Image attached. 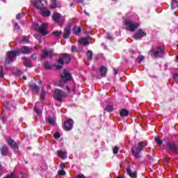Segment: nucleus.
<instances>
[{
  "label": "nucleus",
  "instance_id": "1",
  "mask_svg": "<svg viewBox=\"0 0 178 178\" xmlns=\"http://www.w3.org/2000/svg\"><path fill=\"white\" fill-rule=\"evenodd\" d=\"M147 147V142H140L138 143L137 146H134L131 149V154L134 158L136 159H138L140 158L143 157V155H141V151Z\"/></svg>",
  "mask_w": 178,
  "mask_h": 178
},
{
  "label": "nucleus",
  "instance_id": "2",
  "mask_svg": "<svg viewBox=\"0 0 178 178\" xmlns=\"http://www.w3.org/2000/svg\"><path fill=\"white\" fill-rule=\"evenodd\" d=\"M72 58L70 56L67 54H65L62 55V57L60 58L57 62L58 64H56V69L57 70H59L60 69H62L63 67V63H69L70 62Z\"/></svg>",
  "mask_w": 178,
  "mask_h": 178
},
{
  "label": "nucleus",
  "instance_id": "3",
  "mask_svg": "<svg viewBox=\"0 0 178 178\" xmlns=\"http://www.w3.org/2000/svg\"><path fill=\"white\" fill-rule=\"evenodd\" d=\"M20 55V51H9L6 53V56L5 59V63H8V65L10 63H12L15 59L17 56H19Z\"/></svg>",
  "mask_w": 178,
  "mask_h": 178
},
{
  "label": "nucleus",
  "instance_id": "4",
  "mask_svg": "<svg viewBox=\"0 0 178 178\" xmlns=\"http://www.w3.org/2000/svg\"><path fill=\"white\" fill-rule=\"evenodd\" d=\"M124 24L127 27V31H131V33H133V31H136V30L140 27V24L134 22L130 19H126L124 21Z\"/></svg>",
  "mask_w": 178,
  "mask_h": 178
},
{
  "label": "nucleus",
  "instance_id": "5",
  "mask_svg": "<svg viewBox=\"0 0 178 178\" xmlns=\"http://www.w3.org/2000/svg\"><path fill=\"white\" fill-rule=\"evenodd\" d=\"M149 54L152 58H161V56L163 55V48H162L161 46L157 48V50L152 48L149 50Z\"/></svg>",
  "mask_w": 178,
  "mask_h": 178
},
{
  "label": "nucleus",
  "instance_id": "6",
  "mask_svg": "<svg viewBox=\"0 0 178 178\" xmlns=\"http://www.w3.org/2000/svg\"><path fill=\"white\" fill-rule=\"evenodd\" d=\"M72 79V74L69 73L67 71H64L63 74H61V81H60V84L58 86H62L67 83L69 80Z\"/></svg>",
  "mask_w": 178,
  "mask_h": 178
},
{
  "label": "nucleus",
  "instance_id": "7",
  "mask_svg": "<svg viewBox=\"0 0 178 178\" xmlns=\"http://www.w3.org/2000/svg\"><path fill=\"white\" fill-rule=\"evenodd\" d=\"M64 97H66V93L60 89H55L54 90V98L59 102H62Z\"/></svg>",
  "mask_w": 178,
  "mask_h": 178
},
{
  "label": "nucleus",
  "instance_id": "8",
  "mask_svg": "<svg viewBox=\"0 0 178 178\" xmlns=\"http://www.w3.org/2000/svg\"><path fill=\"white\" fill-rule=\"evenodd\" d=\"M31 2L32 5H33V6L36 8V9H39L40 10H41V9L44 8V4L42 3L43 2L42 0H31ZM44 2L47 3L48 1L44 0Z\"/></svg>",
  "mask_w": 178,
  "mask_h": 178
},
{
  "label": "nucleus",
  "instance_id": "9",
  "mask_svg": "<svg viewBox=\"0 0 178 178\" xmlns=\"http://www.w3.org/2000/svg\"><path fill=\"white\" fill-rule=\"evenodd\" d=\"M35 30H37L39 33H40V34H42V35H47V27L48 26V24H42L41 26L38 29V27L37 26V24H33Z\"/></svg>",
  "mask_w": 178,
  "mask_h": 178
},
{
  "label": "nucleus",
  "instance_id": "10",
  "mask_svg": "<svg viewBox=\"0 0 178 178\" xmlns=\"http://www.w3.org/2000/svg\"><path fill=\"white\" fill-rule=\"evenodd\" d=\"M147 36V32L143 29H140L138 30L135 35H134V40H140V38H143V37Z\"/></svg>",
  "mask_w": 178,
  "mask_h": 178
},
{
  "label": "nucleus",
  "instance_id": "11",
  "mask_svg": "<svg viewBox=\"0 0 178 178\" xmlns=\"http://www.w3.org/2000/svg\"><path fill=\"white\" fill-rule=\"evenodd\" d=\"M7 144L10 145V147L13 149L14 152L15 154H17L19 152V147L17 146V143L13 139H10L7 140Z\"/></svg>",
  "mask_w": 178,
  "mask_h": 178
},
{
  "label": "nucleus",
  "instance_id": "12",
  "mask_svg": "<svg viewBox=\"0 0 178 178\" xmlns=\"http://www.w3.org/2000/svg\"><path fill=\"white\" fill-rule=\"evenodd\" d=\"M52 58L54 56V51L52 50H48L47 48H44L42 51V54L41 56L42 59H46V58Z\"/></svg>",
  "mask_w": 178,
  "mask_h": 178
},
{
  "label": "nucleus",
  "instance_id": "13",
  "mask_svg": "<svg viewBox=\"0 0 178 178\" xmlns=\"http://www.w3.org/2000/svg\"><path fill=\"white\" fill-rule=\"evenodd\" d=\"M167 147H168L169 149L172 151L174 154H178V147L175 143L168 142Z\"/></svg>",
  "mask_w": 178,
  "mask_h": 178
},
{
  "label": "nucleus",
  "instance_id": "14",
  "mask_svg": "<svg viewBox=\"0 0 178 178\" xmlns=\"http://www.w3.org/2000/svg\"><path fill=\"white\" fill-rule=\"evenodd\" d=\"M73 120L72 119L67 120L64 123V129L66 131H70L73 129Z\"/></svg>",
  "mask_w": 178,
  "mask_h": 178
},
{
  "label": "nucleus",
  "instance_id": "15",
  "mask_svg": "<svg viewBox=\"0 0 178 178\" xmlns=\"http://www.w3.org/2000/svg\"><path fill=\"white\" fill-rule=\"evenodd\" d=\"M52 19L56 23H58L59 26H62L63 23L60 22V14L59 13H54Z\"/></svg>",
  "mask_w": 178,
  "mask_h": 178
},
{
  "label": "nucleus",
  "instance_id": "16",
  "mask_svg": "<svg viewBox=\"0 0 178 178\" xmlns=\"http://www.w3.org/2000/svg\"><path fill=\"white\" fill-rule=\"evenodd\" d=\"M40 15L43 17H48L51 16V11L48 8L43 7V8L40 9Z\"/></svg>",
  "mask_w": 178,
  "mask_h": 178
},
{
  "label": "nucleus",
  "instance_id": "17",
  "mask_svg": "<svg viewBox=\"0 0 178 178\" xmlns=\"http://www.w3.org/2000/svg\"><path fill=\"white\" fill-rule=\"evenodd\" d=\"M32 51L33 49H30L29 47H22L19 49V52H21L24 55L31 54Z\"/></svg>",
  "mask_w": 178,
  "mask_h": 178
},
{
  "label": "nucleus",
  "instance_id": "18",
  "mask_svg": "<svg viewBox=\"0 0 178 178\" xmlns=\"http://www.w3.org/2000/svg\"><path fill=\"white\" fill-rule=\"evenodd\" d=\"M57 154L59 158H61V159H66V158H67V152L58 150L57 151Z\"/></svg>",
  "mask_w": 178,
  "mask_h": 178
},
{
  "label": "nucleus",
  "instance_id": "19",
  "mask_svg": "<svg viewBox=\"0 0 178 178\" xmlns=\"http://www.w3.org/2000/svg\"><path fill=\"white\" fill-rule=\"evenodd\" d=\"M70 30H71L70 25H67L64 30V35H63L64 38H69V35H70Z\"/></svg>",
  "mask_w": 178,
  "mask_h": 178
},
{
  "label": "nucleus",
  "instance_id": "20",
  "mask_svg": "<svg viewBox=\"0 0 178 178\" xmlns=\"http://www.w3.org/2000/svg\"><path fill=\"white\" fill-rule=\"evenodd\" d=\"M127 173L132 178H137V171H131L130 168H127Z\"/></svg>",
  "mask_w": 178,
  "mask_h": 178
},
{
  "label": "nucleus",
  "instance_id": "21",
  "mask_svg": "<svg viewBox=\"0 0 178 178\" xmlns=\"http://www.w3.org/2000/svg\"><path fill=\"white\" fill-rule=\"evenodd\" d=\"M79 44H81V45H89L90 44V42H88V38H81L79 39Z\"/></svg>",
  "mask_w": 178,
  "mask_h": 178
},
{
  "label": "nucleus",
  "instance_id": "22",
  "mask_svg": "<svg viewBox=\"0 0 178 178\" xmlns=\"http://www.w3.org/2000/svg\"><path fill=\"white\" fill-rule=\"evenodd\" d=\"M50 8L51 9L59 8V1L58 0H51Z\"/></svg>",
  "mask_w": 178,
  "mask_h": 178
},
{
  "label": "nucleus",
  "instance_id": "23",
  "mask_svg": "<svg viewBox=\"0 0 178 178\" xmlns=\"http://www.w3.org/2000/svg\"><path fill=\"white\" fill-rule=\"evenodd\" d=\"M1 154L4 156H6V155H8V147H6V145H3L2 146L1 149Z\"/></svg>",
  "mask_w": 178,
  "mask_h": 178
},
{
  "label": "nucleus",
  "instance_id": "24",
  "mask_svg": "<svg viewBox=\"0 0 178 178\" xmlns=\"http://www.w3.org/2000/svg\"><path fill=\"white\" fill-rule=\"evenodd\" d=\"M108 72V69L105 66H102L100 68V76L102 77H104V76L106 74V72Z\"/></svg>",
  "mask_w": 178,
  "mask_h": 178
},
{
  "label": "nucleus",
  "instance_id": "25",
  "mask_svg": "<svg viewBox=\"0 0 178 178\" xmlns=\"http://www.w3.org/2000/svg\"><path fill=\"white\" fill-rule=\"evenodd\" d=\"M24 65L26 66V67H31L33 66L31 61L27 58H24Z\"/></svg>",
  "mask_w": 178,
  "mask_h": 178
},
{
  "label": "nucleus",
  "instance_id": "26",
  "mask_svg": "<svg viewBox=\"0 0 178 178\" xmlns=\"http://www.w3.org/2000/svg\"><path fill=\"white\" fill-rule=\"evenodd\" d=\"M120 115L122 118H124V116H129V111L124 108H122L120 112Z\"/></svg>",
  "mask_w": 178,
  "mask_h": 178
},
{
  "label": "nucleus",
  "instance_id": "27",
  "mask_svg": "<svg viewBox=\"0 0 178 178\" xmlns=\"http://www.w3.org/2000/svg\"><path fill=\"white\" fill-rule=\"evenodd\" d=\"M53 35H54V37L56 38H59L60 36L62 35V31H55L54 32H52Z\"/></svg>",
  "mask_w": 178,
  "mask_h": 178
},
{
  "label": "nucleus",
  "instance_id": "28",
  "mask_svg": "<svg viewBox=\"0 0 178 178\" xmlns=\"http://www.w3.org/2000/svg\"><path fill=\"white\" fill-rule=\"evenodd\" d=\"M86 58L88 60H92V51L89 50L86 53Z\"/></svg>",
  "mask_w": 178,
  "mask_h": 178
},
{
  "label": "nucleus",
  "instance_id": "29",
  "mask_svg": "<svg viewBox=\"0 0 178 178\" xmlns=\"http://www.w3.org/2000/svg\"><path fill=\"white\" fill-rule=\"evenodd\" d=\"M30 87L31 88V90H33V91H36V92H38L39 90H40V87H38V86L33 83L30 85Z\"/></svg>",
  "mask_w": 178,
  "mask_h": 178
},
{
  "label": "nucleus",
  "instance_id": "30",
  "mask_svg": "<svg viewBox=\"0 0 178 178\" xmlns=\"http://www.w3.org/2000/svg\"><path fill=\"white\" fill-rule=\"evenodd\" d=\"M104 110L106 111V112H113V106L107 105L105 108H104Z\"/></svg>",
  "mask_w": 178,
  "mask_h": 178
},
{
  "label": "nucleus",
  "instance_id": "31",
  "mask_svg": "<svg viewBox=\"0 0 178 178\" xmlns=\"http://www.w3.org/2000/svg\"><path fill=\"white\" fill-rule=\"evenodd\" d=\"M73 30L75 35H79L81 33V28L80 27H74Z\"/></svg>",
  "mask_w": 178,
  "mask_h": 178
},
{
  "label": "nucleus",
  "instance_id": "32",
  "mask_svg": "<svg viewBox=\"0 0 178 178\" xmlns=\"http://www.w3.org/2000/svg\"><path fill=\"white\" fill-rule=\"evenodd\" d=\"M29 38L28 36H24L22 40L20 41L21 44H27L29 43Z\"/></svg>",
  "mask_w": 178,
  "mask_h": 178
},
{
  "label": "nucleus",
  "instance_id": "33",
  "mask_svg": "<svg viewBox=\"0 0 178 178\" xmlns=\"http://www.w3.org/2000/svg\"><path fill=\"white\" fill-rule=\"evenodd\" d=\"M156 143L158 144V145H162V144H163V142L162 141V140H161V138L156 136L154 138Z\"/></svg>",
  "mask_w": 178,
  "mask_h": 178
},
{
  "label": "nucleus",
  "instance_id": "34",
  "mask_svg": "<svg viewBox=\"0 0 178 178\" xmlns=\"http://www.w3.org/2000/svg\"><path fill=\"white\" fill-rule=\"evenodd\" d=\"M34 110H35V113H37V115H40L42 113V111L41 109H40L39 108H37V105L35 106Z\"/></svg>",
  "mask_w": 178,
  "mask_h": 178
},
{
  "label": "nucleus",
  "instance_id": "35",
  "mask_svg": "<svg viewBox=\"0 0 178 178\" xmlns=\"http://www.w3.org/2000/svg\"><path fill=\"white\" fill-rule=\"evenodd\" d=\"M47 122H48V123H49V124H55V120L51 117H49L47 119Z\"/></svg>",
  "mask_w": 178,
  "mask_h": 178
},
{
  "label": "nucleus",
  "instance_id": "36",
  "mask_svg": "<svg viewBox=\"0 0 178 178\" xmlns=\"http://www.w3.org/2000/svg\"><path fill=\"white\" fill-rule=\"evenodd\" d=\"M44 65L45 69H51L52 68V65H51V64H49V63H48V61H45Z\"/></svg>",
  "mask_w": 178,
  "mask_h": 178
},
{
  "label": "nucleus",
  "instance_id": "37",
  "mask_svg": "<svg viewBox=\"0 0 178 178\" xmlns=\"http://www.w3.org/2000/svg\"><path fill=\"white\" fill-rule=\"evenodd\" d=\"M171 3H172V6H171L172 9H176V8H177V1H171Z\"/></svg>",
  "mask_w": 178,
  "mask_h": 178
},
{
  "label": "nucleus",
  "instance_id": "38",
  "mask_svg": "<svg viewBox=\"0 0 178 178\" xmlns=\"http://www.w3.org/2000/svg\"><path fill=\"white\" fill-rule=\"evenodd\" d=\"M143 59H145V57L143 55H140L137 58L138 63H141Z\"/></svg>",
  "mask_w": 178,
  "mask_h": 178
},
{
  "label": "nucleus",
  "instance_id": "39",
  "mask_svg": "<svg viewBox=\"0 0 178 178\" xmlns=\"http://www.w3.org/2000/svg\"><path fill=\"white\" fill-rule=\"evenodd\" d=\"M172 79L176 81V83H178V73H175L172 75Z\"/></svg>",
  "mask_w": 178,
  "mask_h": 178
},
{
  "label": "nucleus",
  "instance_id": "40",
  "mask_svg": "<svg viewBox=\"0 0 178 178\" xmlns=\"http://www.w3.org/2000/svg\"><path fill=\"white\" fill-rule=\"evenodd\" d=\"M58 175H60V176H65V175H66V171L60 170V171L58 172Z\"/></svg>",
  "mask_w": 178,
  "mask_h": 178
},
{
  "label": "nucleus",
  "instance_id": "41",
  "mask_svg": "<svg viewBox=\"0 0 178 178\" xmlns=\"http://www.w3.org/2000/svg\"><path fill=\"white\" fill-rule=\"evenodd\" d=\"M3 67L1 66L0 68V78L3 79Z\"/></svg>",
  "mask_w": 178,
  "mask_h": 178
},
{
  "label": "nucleus",
  "instance_id": "42",
  "mask_svg": "<svg viewBox=\"0 0 178 178\" xmlns=\"http://www.w3.org/2000/svg\"><path fill=\"white\" fill-rule=\"evenodd\" d=\"M44 98H45V91L42 90L41 93H40V99H44Z\"/></svg>",
  "mask_w": 178,
  "mask_h": 178
},
{
  "label": "nucleus",
  "instance_id": "43",
  "mask_svg": "<svg viewBox=\"0 0 178 178\" xmlns=\"http://www.w3.org/2000/svg\"><path fill=\"white\" fill-rule=\"evenodd\" d=\"M113 152V154H118V152H119V147H118V146H115Z\"/></svg>",
  "mask_w": 178,
  "mask_h": 178
},
{
  "label": "nucleus",
  "instance_id": "44",
  "mask_svg": "<svg viewBox=\"0 0 178 178\" xmlns=\"http://www.w3.org/2000/svg\"><path fill=\"white\" fill-rule=\"evenodd\" d=\"M22 17H23V14H22V13H19V14L17 15V16H16L17 20H20Z\"/></svg>",
  "mask_w": 178,
  "mask_h": 178
},
{
  "label": "nucleus",
  "instance_id": "45",
  "mask_svg": "<svg viewBox=\"0 0 178 178\" xmlns=\"http://www.w3.org/2000/svg\"><path fill=\"white\" fill-rule=\"evenodd\" d=\"M18 178H27V175L26 174H19Z\"/></svg>",
  "mask_w": 178,
  "mask_h": 178
},
{
  "label": "nucleus",
  "instance_id": "46",
  "mask_svg": "<svg viewBox=\"0 0 178 178\" xmlns=\"http://www.w3.org/2000/svg\"><path fill=\"white\" fill-rule=\"evenodd\" d=\"M19 29H20V26H19V24L15 22V30H19Z\"/></svg>",
  "mask_w": 178,
  "mask_h": 178
},
{
  "label": "nucleus",
  "instance_id": "47",
  "mask_svg": "<svg viewBox=\"0 0 178 178\" xmlns=\"http://www.w3.org/2000/svg\"><path fill=\"white\" fill-rule=\"evenodd\" d=\"M54 138H60V134L58 132L54 134Z\"/></svg>",
  "mask_w": 178,
  "mask_h": 178
},
{
  "label": "nucleus",
  "instance_id": "48",
  "mask_svg": "<svg viewBox=\"0 0 178 178\" xmlns=\"http://www.w3.org/2000/svg\"><path fill=\"white\" fill-rule=\"evenodd\" d=\"M72 52H77V47L76 46H72Z\"/></svg>",
  "mask_w": 178,
  "mask_h": 178
},
{
  "label": "nucleus",
  "instance_id": "49",
  "mask_svg": "<svg viewBox=\"0 0 178 178\" xmlns=\"http://www.w3.org/2000/svg\"><path fill=\"white\" fill-rule=\"evenodd\" d=\"M31 58H32V59H33V60H35V59H37V54H33L31 56Z\"/></svg>",
  "mask_w": 178,
  "mask_h": 178
},
{
  "label": "nucleus",
  "instance_id": "50",
  "mask_svg": "<svg viewBox=\"0 0 178 178\" xmlns=\"http://www.w3.org/2000/svg\"><path fill=\"white\" fill-rule=\"evenodd\" d=\"M106 38L107 40H113V37L109 34H107Z\"/></svg>",
  "mask_w": 178,
  "mask_h": 178
},
{
  "label": "nucleus",
  "instance_id": "51",
  "mask_svg": "<svg viewBox=\"0 0 178 178\" xmlns=\"http://www.w3.org/2000/svg\"><path fill=\"white\" fill-rule=\"evenodd\" d=\"M60 168L62 170L65 169V163H60Z\"/></svg>",
  "mask_w": 178,
  "mask_h": 178
},
{
  "label": "nucleus",
  "instance_id": "52",
  "mask_svg": "<svg viewBox=\"0 0 178 178\" xmlns=\"http://www.w3.org/2000/svg\"><path fill=\"white\" fill-rule=\"evenodd\" d=\"M77 178H86V177L84 176V175L80 174L77 176Z\"/></svg>",
  "mask_w": 178,
  "mask_h": 178
},
{
  "label": "nucleus",
  "instance_id": "53",
  "mask_svg": "<svg viewBox=\"0 0 178 178\" xmlns=\"http://www.w3.org/2000/svg\"><path fill=\"white\" fill-rule=\"evenodd\" d=\"M2 170H3V168H2V165L0 164V176H1L2 175Z\"/></svg>",
  "mask_w": 178,
  "mask_h": 178
},
{
  "label": "nucleus",
  "instance_id": "54",
  "mask_svg": "<svg viewBox=\"0 0 178 178\" xmlns=\"http://www.w3.org/2000/svg\"><path fill=\"white\" fill-rule=\"evenodd\" d=\"M114 73L115 74H118V73H119V71L116 69H114Z\"/></svg>",
  "mask_w": 178,
  "mask_h": 178
},
{
  "label": "nucleus",
  "instance_id": "55",
  "mask_svg": "<svg viewBox=\"0 0 178 178\" xmlns=\"http://www.w3.org/2000/svg\"><path fill=\"white\" fill-rule=\"evenodd\" d=\"M37 40H41V35H38L36 36Z\"/></svg>",
  "mask_w": 178,
  "mask_h": 178
},
{
  "label": "nucleus",
  "instance_id": "56",
  "mask_svg": "<svg viewBox=\"0 0 178 178\" xmlns=\"http://www.w3.org/2000/svg\"><path fill=\"white\" fill-rule=\"evenodd\" d=\"M78 2H79V3H83V2H84V0H78Z\"/></svg>",
  "mask_w": 178,
  "mask_h": 178
},
{
  "label": "nucleus",
  "instance_id": "57",
  "mask_svg": "<svg viewBox=\"0 0 178 178\" xmlns=\"http://www.w3.org/2000/svg\"><path fill=\"white\" fill-rule=\"evenodd\" d=\"M85 15H86V16H90V14L88 13H87V11H84Z\"/></svg>",
  "mask_w": 178,
  "mask_h": 178
},
{
  "label": "nucleus",
  "instance_id": "58",
  "mask_svg": "<svg viewBox=\"0 0 178 178\" xmlns=\"http://www.w3.org/2000/svg\"><path fill=\"white\" fill-rule=\"evenodd\" d=\"M67 90L68 91V92H70V88H69V86H67Z\"/></svg>",
  "mask_w": 178,
  "mask_h": 178
},
{
  "label": "nucleus",
  "instance_id": "59",
  "mask_svg": "<svg viewBox=\"0 0 178 178\" xmlns=\"http://www.w3.org/2000/svg\"><path fill=\"white\" fill-rule=\"evenodd\" d=\"M23 79H24V80H27V76H23Z\"/></svg>",
  "mask_w": 178,
  "mask_h": 178
},
{
  "label": "nucleus",
  "instance_id": "60",
  "mask_svg": "<svg viewBox=\"0 0 178 178\" xmlns=\"http://www.w3.org/2000/svg\"><path fill=\"white\" fill-rule=\"evenodd\" d=\"M73 5H74L73 3H70V6H73Z\"/></svg>",
  "mask_w": 178,
  "mask_h": 178
},
{
  "label": "nucleus",
  "instance_id": "61",
  "mask_svg": "<svg viewBox=\"0 0 178 178\" xmlns=\"http://www.w3.org/2000/svg\"><path fill=\"white\" fill-rule=\"evenodd\" d=\"M178 61V56H177V59H176V62H177Z\"/></svg>",
  "mask_w": 178,
  "mask_h": 178
},
{
  "label": "nucleus",
  "instance_id": "62",
  "mask_svg": "<svg viewBox=\"0 0 178 178\" xmlns=\"http://www.w3.org/2000/svg\"><path fill=\"white\" fill-rule=\"evenodd\" d=\"M168 161H169V159H166V162H168Z\"/></svg>",
  "mask_w": 178,
  "mask_h": 178
},
{
  "label": "nucleus",
  "instance_id": "63",
  "mask_svg": "<svg viewBox=\"0 0 178 178\" xmlns=\"http://www.w3.org/2000/svg\"><path fill=\"white\" fill-rule=\"evenodd\" d=\"M117 178H123V177H118Z\"/></svg>",
  "mask_w": 178,
  "mask_h": 178
},
{
  "label": "nucleus",
  "instance_id": "64",
  "mask_svg": "<svg viewBox=\"0 0 178 178\" xmlns=\"http://www.w3.org/2000/svg\"><path fill=\"white\" fill-rule=\"evenodd\" d=\"M131 52H132L133 54H135L134 51H132Z\"/></svg>",
  "mask_w": 178,
  "mask_h": 178
}]
</instances>
